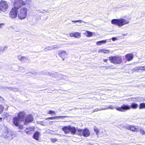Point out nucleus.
I'll use <instances>...</instances> for the list:
<instances>
[{
  "label": "nucleus",
  "instance_id": "1",
  "mask_svg": "<svg viewBox=\"0 0 145 145\" xmlns=\"http://www.w3.org/2000/svg\"><path fill=\"white\" fill-rule=\"evenodd\" d=\"M138 106V104L135 102L131 103L130 106L127 105L123 104L121 106L116 107V109L119 111L125 112V111L129 110L131 108L133 109H136Z\"/></svg>",
  "mask_w": 145,
  "mask_h": 145
},
{
  "label": "nucleus",
  "instance_id": "2",
  "mask_svg": "<svg viewBox=\"0 0 145 145\" xmlns=\"http://www.w3.org/2000/svg\"><path fill=\"white\" fill-rule=\"evenodd\" d=\"M111 23L119 27H121L129 22L127 20L123 18L119 19H113L111 20Z\"/></svg>",
  "mask_w": 145,
  "mask_h": 145
},
{
  "label": "nucleus",
  "instance_id": "3",
  "mask_svg": "<svg viewBox=\"0 0 145 145\" xmlns=\"http://www.w3.org/2000/svg\"><path fill=\"white\" fill-rule=\"evenodd\" d=\"M27 9L25 7L22 8L18 12V17L21 20L25 19L27 15Z\"/></svg>",
  "mask_w": 145,
  "mask_h": 145
},
{
  "label": "nucleus",
  "instance_id": "4",
  "mask_svg": "<svg viewBox=\"0 0 145 145\" xmlns=\"http://www.w3.org/2000/svg\"><path fill=\"white\" fill-rule=\"evenodd\" d=\"M44 74L47 75L48 74L50 76L52 77H54L55 78H57L59 79V80L60 79H63L64 80H66L67 79L68 77L67 76H65L64 75H62L61 74L56 73L54 72L53 73H52L51 72H45Z\"/></svg>",
  "mask_w": 145,
  "mask_h": 145
},
{
  "label": "nucleus",
  "instance_id": "5",
  "mask_svg": "<svg viewBox=\"0 0 145 145\" xmlns=\"http://www.w3.org/2000/svg\"><path fill=\"white\" fill-rule=\"evenodd\" d=\"M76 134L80 136L83 135L84 137H88L90 135V132L87 128H85L84 130L82 129H78Z\"/></svg>",
  "mask_w": 145,
  "mask_h": 145
},
{
  "label": "nucleus",
  "instance_id": "6",
  "mask_svg": "<svg viewBox=\"0 0 145 145\" xmlns=\"http://www.w3.org/2000/svg\"><path fill=\"white\" fill-rule=\"evenodd\" d=\"M109 58L110 62L114 64H120L122 62L121 57L119 56H111Z\"/></svg>",
  "mask_w": 145,
  "mask_h": 145
},
{
  "label": "nucleus",
  "instance_id": "7",
  "mask_svg": "<svg viewBox=\"0 0 145 145\" xmlns=\"http://www.w3.org/2000/svg\"><path fill=\"white\" fill-rule=\"evenodd\" d=\"M14 6L15 7L12 8L9 13V17L11 19L15 18L17 17L18 9L20 7L15 6Z\"/></svg>",
  "mask_w": 145,
  "mask_h": 145
},
{
  "label": "nucleus",
  "instance_id": "8",
  "mask_svg": "<svg viewBox=\"0 0 145 145\" xmlns=\"http://www.w3.org/2000/svg\"><path fill=\"white\" fill-rule=\"evenodd\" d=\"M2 137L8 140H11L13 138L12 133L8 131L7 129L3 133Z\"/></svg>",
  "mask_w": 145,
  "mask_h": 145
},
{
  "label": "nucleus",
  "instance_id": "9",
  "mask_svg": "<svg viewBox=\"0 0 145 145\" xmlns=\"http://www.w3.org/2000/svg\"><path fill=\"white\" fill-rule=\"evenodd\" d=\"M26 2L27 0H15L14 4L16 7H20L26 4Z\"/></svg>",
  "mask_w": 145,
  "mask_h": 145
},
{
  "label": "nucleus",
  "instance_id": "10",
  "mask_svg": "<svg viewBox=\"0 0 145 145\" xmlns=\"http://www.w3.org/2000/svg\"><path fill=\"white\" fill-rule=\"evenodd\" d=\"M8 6L6 1H1L0 2V10L4 11L8 8Z\"/></svg>",
  "mask_w": 145,
  "mask_h": 145
},
{
  "label": "nucleus",
  "instance_id": "11",
  "mask_svg": "<svg viewBox=\"0 0 145 145\" xmlns=\"http://www.w3.org/2000/svg\"><path fill=\"white\" fill-rule=\"evenodd\" d=\"M33 118L32 115H27L25 117V120L24 122V124H26L27 123L33 121Z\"/></svg>",
  "mask_w": 145,
  "mask_h": 145
},
{
  "label": "nucleus",
  "instance_id": "12",
  "mask_svg": "<svg viewBox=\"0 0 145 145\" xmlns=\"http://www.w3.org/2000/svg\"><path fill=\"white\" fill-rule=\"evenodd\" d=\"M139 127L135 126L129 125H127L126 127L128 129L130 130L133 131L137 132Z\"/></svg>",
  "mask_w": 145,
  "mask_h": 145
},
{
  "label": "nucleus",
  "instance_id": "13",
  "mask_svg": "<svg viewBox=\"0 0 145 145\" xmlns=\"http://www.w3.org/2000/svg\"><path fill=\"white\" fill-rule=\"evenodd\" d=\"M25 114V112H20L18 114L17 117L20 119V121H23L24 120Z\"/></svg>",
  "mask_w": 145,
  "mask_h": 145
},
{
  "label": "nucleus",
  "instance_id": "14",
  "mask_svg": "<svg viewBox=\"0 0 145 145\" xmlns=\"http://www.w3.org/2000/svg\"><path fill=\"white\" fill-rule=\"evenodd\" d=\"M58 55L62 58L63 60H64V58L67 56V54L65 51H61L58 53Z\"/></svg>",
  "mask_w": 145,
  "mask_h": 145
},
{
  "label": "nucleus",
  "instance_id": "15",
  "mask_svg": "<svg viewBox=\"0 0 145 145\" xmlns=\"http://www.w3.org/2000/svg\"><path fill=\"white\" fill-rule=\"evenodd\" d=\"M70 125L68 126H64L62 128V129L65 134H67L70 132Z\"/></svg>",
  "mask_w": 145,
  "mask_h": 145
},
{
  "label": "nucleus",
  "instance_id": "16",
  "mask_svg": "<svg viewBox=\"0 0 145 145\" xmlns=\"http://www.w3.org/2000/svg\"><path fill=\"white\" fill-rule=\"evenodd\" d=\"M12 121L13 124L16 126L19 125L20 120L18 117H14Z\"/></svg>",
  "mask_w": 145,
  "mask_h": 145
},
{
  "label": "nucleus",
  "instance_id": "17",
  "mask_svg": "<svg viewBox=\"0 0 145 145\" xmlns=\"http://www.w3.org/2000/svg\"><path fill=\"white\" fill-rule=\"evenodd\" d=\"M125 57L127 61H130L133 59L134 57L133 54L129 53L127 54L125 56Z\"/></svg>",
  "mask_w": 145,
  "mask_h": 145
},
{
  "label": "nucleus",
  "instance_id": "18",
  "mask_svg": "<svg viewBox=\"0 0 145 145\" xmlns=\"http://www.w3.org/2000/svg\"><path fill=\"white\" fill-rule=\"evenodd\" d=\"M69 35L71 37H74L75 38H79L80 37V33L78 32L71 33Z\"/></svg>",
  "mask_w": 145,
  "mask_h": 145
},
{
  "label": "nucleus",
  "instance_id": "19",
  "mask_svg": "<svg viewBox=\"0 0 145 145\" xmlns=\"http://www.w3.org/2000/svg\"><path fill=\"white\" fill-rule=\"evenodd\" d=\"M40 133L39 132L36 131L34 133L33 135V138L35 140H38L39 139Z\"/></svg>",
  "mask_w": 145,
  "mask_h": 145
},
{
  "label": "nucleus",
  "instance_id": "20",
  "mask_svg": "<svg viewBox=\"0 0 145 145\" xmlns=\"http://www.w3.org/2000/svg\"><path fill=\"white\" fill-rule=\"evenodd\" d=\"M78 129L73 126H71L70 125V132L72 134H74L76 133Z\"/></svg>",
  "mask_w": 145,
  "mask_h": 145
},
{
  "label": "nucleus",
  "instance_id": "21",
  "mask_svg": "<svg viewBox=\"0 0 145 145\" xmlns=\"http://www.w3.org/2000/svg\"><path fill=\"white\" fill-rule=\"evenodd\" d=\"M8 47L5 46L4 47L0 46V55H2L5 51L7 49Z\"/></svg>",
  "mask_w": 145,
  "mask_h": 145
},
{
  "label": "nucleus",
  "instance_id": "22",
  "mask_svg": "<svg viewBox=\"0 0 145 145\" xmlns=\"http://www.w3.org/2000/svg\"><path fill=\"white\" fill-rule=\"evenodd\" d=\"M4 88L5 89H8L12 91H17L18 90V89L17 88H12L11 87H4Z\"/></svg>",
  "mask_w": 145,
  "mask_h": 145
},
{
  "label": "nucleus",
  "instance_id": "23",
  "mask_svg": "<svg viewBox=\"0 0 145 145\" xmlns=\"http://www.w3.org/2000/svg\"><path fill=\"white\" fill-rule=\"evenodd\" d=\"M63 118V116H56L55 117H48L46 119V120H54L57 118Z\"/></svg>",
  "mask_w": 145,
  "mask_h": 145
},
{
  "label": "nucleus",
  "instance_id": "24",
  "mask_svg": "<svg viewBox=\"0 0 145 145\" xmlns=\"http://www.w3.org/2000/svg\"><path fill=\"white\" fill-rule=\"evenodd\" d=\"M35 127L33 126L29 127L26 128V129L28 130V131H25L24 132L25 133L28 134L29 133V131H33L34 130Z\"/></svg>",
  "mask_w": 145,
  "mask_h": 145
},
{
  "label": "nucleus",
  "instance_id": "25",
  "mask_svg": "<svg viewBox=\"0 0 145 145\" xmlns=\"http://www.w3.org/2000/svg\"><path fill=\"white\" fill-rule=\"evenodd\" d=\"M106 40H101L97 42L96 44L98 45H100L102 44L106 43Z\"/></svg>",
  "mask_w": 145,
  "mask_h": 145
},
{
  "label": "nucleus",
  "instance_id": "26",
  "mask_svg": "<svg viewBox=\"0 0 145 145\" xmlns=\"http://www.w3.org/2000/svg\"><path fill=\"white\" fill-rule=\"evenodd\" d=\"M21 61L23 63H24L29 61L28 59L26 57H22Z\"/></svg>",
  "mask_w": 145,
  "mask_h": 145
},
{
  "label": "nucleus",
  "instance_id": "27",
  "mask_svg": "<svg viewBox=\"0 0 145 145\" xmlns=\"http://www.w3.org/2000/svg\"><path fill=\"white\" fill-rule=\"evenodd\" d=\"M139 108L140 109L145 108V103H140L139 105Z\"/></svg>",
  "mask_w": 145,
  "mask_h": 145
},
{
  "label": "nucleus",
  "instance_id": "28",
  "mask_svg": "<svg viewBox=\"0 0 145 145\" xmlns=\"http://www.w3.org/2000/svg\"><path fill=\"white\" fill-rule=\"evenodd\" d=\"M137 132H140L141 133L144 134L145 133V132L141 129V128L140 127H139L137 131Z\"/></svg>",
  "mask_w": 145,
  "mask_h": 145
},
{
  "label": "nucleus",
  "instance_id": "29",
  "mask_svg": "<svg viewBox=\"0 0 145 145\" xmlns=\"http://www.w3.org/2000/svg\"><path fill=\"white\" fill-rule=\"evenodd\" d=\"M56 45L52 46H48V50H51L54 48H57V47Z\"/></svg>",
  "mask_w": 145,
  "mask_h": 145
},
{
  "label": "nucleus",
  "instance_id": "30",
  "mask_svg": "<svg viewBox=\"0 0 145 145\" xmlns=\"http://www.w3.org/2000/svg\"><path fill=\"white\" fill-rule=\"evenodd\" d=\"M100 108L101 110L108 109V106L106 105H102Z\"/></svg>",
  "mask_w": 145,
  "mask_h": 145
},
{
  "label": "nucleus",
  "instance_id": "31",
  "mask_svg": "<svg viewBox=\"0 0 145 145\" xmlns=\"http://www.w3.org/2000/svg\"><path fill=\"white\" fill-rule=\"evenodd\" d=\"M86 32L87 33V35H86V36L87 37H90L92 36V32L89 31H86Z\"/></svg>",
  "mask_w": 145,
  "mask_h": 145
},
{
  "label": "nucleus",
  "instance_id": "32",
  "mask_svg": "<svg viewBox=\"0 0 145 145\" xmlns=\"http://www.w3.org/2000/svg\"><path fill=\"white\" fill-rule=\"evenodd\" d=\"M72 22H79L80 23H81L82 22H83L84 23H86V22H84V21L80 20H72Z\"/></svg>",
  "mask_w": 145,
  "mask_h": 145
},
{
  "label": "nucleus",
  "instance_id": "33",
  "mask_svg": "<svg viewBox=\"0 0 145 145\" xmlns=\"http://www.w3.org/2000/svg\"><path fill=\"white\" fill-rule=\"evenodd\" d=\"M3 109L4 107L2 105H0V114L3 112Z\"/></svg>",
  "mask_w": 145,
  "mask_h": 145
},
{
  "label": "nucleus",
  "instance_id": "34",
  "mask_svg": "<svg viewBox=\"0 0 145 145\" xmlns=\"http://www.w3.org/2000/svg\"><path fill=\"white\" fill-rule=\"evenodd\" d=\"M3 116L5 118H7L9 116V114L7 112H5L3 114Z\"/></svg>",
  "mask_w": 145,
  "mask_h": 145
},
{
  "label": "nucleus",
  "instance_id": "35",
  "mask_svg": "<svg viewBox=\"0 0 145 145\" xmlns=\"http://www.w3.org/2000/svg\"><path fill=\"white\" fill-rule=\"evenodd\" d=\"M48 114H56L55 112L54 111L50 110L49 111V112L48 113Z\"/></svg>",
  "mask_w": 145,
  "mask_h": 145
},
{
  "label": "nucleus",
  "instance_id": "36",
  "mask_svg": "<svg viewBox=\"0 0 145 145\" xmlns=\"http://www.w3.org/2000/svg\"><path fill=\"white\" fill-rule=\"evenodd\" d=\"M94 130L95 131L96 133V134H97L99 132V130L98 128L95 127H94Z\"/></svg>",
  "mask_w": 145,
  "mask_h": 145
},
{
  "label": "nucleus",
  "instance_id": "37",
  "mask_svg": "<svg viewBox=\"0 0 145 145\" xmlns=\"http://www.w3.org/2000/svg\"><path fill=\"white\" fill-rule=\"evenodd\" d=\"M101 110L100 108H96L94 110L93 112H96L98 111Z\"/></svg>",
  "mask_w": 145,
  "mask_h": 145
},
{
  "label": "nucleus",
  "instance_id": "38",
  "mask_svg": "<svg viewBox=\"0 0 145 145\" xmlns=\"http://www.w3.org/2000/svg\"><path fill=\"white\" fill-rule=\"evenodd\" d=\"M103 52L106 54H108L109 53V51L108 50H104Z\"/></svg>",
  "mask_w": 145,
  "mask_h": 145
},
{
  "label": "nucleus",
  "instance_id": "39",
  "mask_svg": "<svg viewBox=\"0 0 145 145\" xmlns=\"http://www.w3.org/2000/svg\"><path fill=\"white\" fill-rule=\"evenodd\" d=\"M139 70V68L138 67H135L134 68H133V71H137L138 70Z\"/></svg>",
  "mask_w": 145,
  "mask_h": 145
},
{
  "label": "nucleus",
  "instance_id": "40",
  "mask_svg": "<svg viewBox=\"0 0 145 145\" xmlns=\"http://www.w3.org/2000/svg\"><path fill=\"white\" fill-rule=\"evenodd\" d=\"M108 109H113L114 107L112 105H110L109 106H108Z\"/></svg>",
  "mask_w": 145,
  "mask_h": 145
},
{
  "label": "nucleus",
  "instance_id": "41",
  "mask_svg": "<svg viewBox=\"0 0 145 145\" xmlns=\"http://www.w3.org/2000/svg\"><path fill=\"white\" fill-rule=\"evenodd\" d=\"M16 126L18 127V128L19 129H22L23 128V126L22 125H18V126Z\"/></svg>",
  "mask_w": 145,
  "mask_h": 145
},
{
  "label": "nucleus",
  "instance_id": "42",
  "mask_svg": "<svg viewBox=\"0 0 145 145\" xmlns=\"http://www.w3.org/2000/svg\"><path fill=\"white\" fill-rule=\"evenodd\" d=\"M5 25V24L3 23L0 24V28H2Z\"/></svg>",
  "mask_w": 145,
  "mask_h": 145
},
{
  "label": "nucleus",
  "instance_id": "43",
  "mask_svg": "<svg viewBox=\"0 0 145 145\" xmlns=\"http://www.w3.org/2000/svg\"><path fill=\"white\" fill-rule=\"evenodd\" d=\"M17 58L18 59L20 60L21 61L22 60V57H21L20 56H17Z\"/></svg>",
  "mask_w": 145,
  "mask_h": 145
},
{
  "label": "nucleus",
  "instance_id": "44",
  "mask_svg": "<svg viewBox=\"0 0 145 145\" xmlns=\"http://www.w3.org/2000/svg\"><path fill=\"white\" fill-rule=\"evenodd\" d=\"M57 140L54 138H52L51 139L52 142H54L56 141Z\"/></svg>",
  "mask_w": 145,
  "mask_h": 145
},
{
  "label": "nucleus",
  "instance_id": "45",
  "mask_svg": "<svg viewBox=\"0 0 145 145\" xmlns=\"http://www.w3.org/2000/svg\"><path fill=\"white\" fill-rule=\"evenodd\" d=\"M139 68V70H143L144 69H143V68H142V66H140L138 67Z\"/></svg>",
  "mask_w": 145,
  "mask_h": 145
},
{
  "label": "nucleus",
  "instance_id": "46",
  "mask_svg": "<svg viewBox=\"0 0 145 145\" xmlns=\"http://www.w3.org/2000/svg\"><path fill=\"white\" fill-rule=\"evenodd\" d=\"M103 50H104L103 49H101L100 50H99V51L98 53H100L101 52H103Z\"/></svg>",
  "mask_w": 145,
  "mask_h": 145
},
{
  "label": "nucleus",
  "instance_id": "47",
  "mask_svg": "<svg viewBox=\"0 0 145 145\" xmlns=\"http://www.w3.org/2000/svg\"><path fill=\"white\" fill-rule=\"evenodd\" d=\"M44 50L46 52L48 50V47H47L46 48H44Z\"/></svg>",
  "mask_w": 145,
  "mask_h": 145
},
{
  "label": "nucleus",
  "instance_id": "48",
  "mask_svg": "<svg viewBox=\"0 0 145 145\" xmlns=\"http://www.w3.org/2000/svg\"><path fill=\"white\" fill-rule=\"evenodd\" d=\"M117 39L115 37H112V39L113 41H114L115 40H116Z\"/></svg>",
  "mask_w": 145,
  "mask_h": 145
},
{
  "label": "nucleus",
  "instance_id": "49",
  "mask_svg": "<svg viewBox=\"0 0 145 145\" xmlns=\"http://www.w3.org/2000/svg\"><path fill=\"white\" fill-rule=\"evenodd\" d=\"M108 60L107 59H104L103 60L105 62H106Z\"/></svg>",
  "mask_w": 145,
  "mask_h": 145
},
{
  "label": "nucleus",
  "instance_id": "50",
  "mask_svg": "<svg viewBox=\"0 0 145 145\" xmlns=\"http://www.w3.org/2000/svg\"><path fill=\"white\" fill-rule=\"evenodd\" d=\"M3 118H0V122L2 120Z\"/></svg>",
  "mask_w": 145,
  "mask_h": 145
},
{
  "label": "nucleus",
  "instance_id": "51",
  "mask_svg": "<svg viewBox=\"0 0 145 145\" xmlns=\"http://www.w3.org/2000/svg\"><path fill=\"white\" fill-rule=\"evenodd\" d=\"M142 67V68H143V69H144L143 70H145V66H143Z\"/></svg>",
  "mask_w": 145,
  "mask_h": 145
},
{
  "label": "nucleus",
  "instance_id": "52",
  "mask_svg": "<svg viewBox=\"0 0 145 145\" xmlns=\"http://www.w3.org/2000/svg\"><path fill=\"white\" fill-rule=\"evenodd\" d=\"M122 35L123 36H125V35H127V33H125V34H122Z\"/></svg>",
  "mask_w": 145,
  "mask_h": 145
},
{
  "label": "nucleus",
  "instance_id": "53",
  "mask_svg": "<svg viewBox=\"0 0 145 145\" xmlns=\"http://www.w3.org/2000/svg\"><path fill=\"white\" fill-rule=\"evenodd\" d=\"M2 99H3V98L0 96V101H1Z\"/></svg>",
  "mask_w": 145,
  "mask_h": 145
},
{
  "label": "nucleus",
  "instance_id": "54",
  "mask_svg": "<svg viewBox=\"0 0 145 145\" xmlns=\"http://www.w3.org/2000/svg\"><path fill=\"white\" fill-rule=\"evenodd\" d=\"M22 69H23V68L21 67H19V69L20 70H21Z\"/></svg>",
  "mask_w": 145,
  "mask_h": 145
},
{
  "label": "nucleus",
  "instance_id": "55",
  "mask_svg": "<svg viewBox=\"0 0 145 145\" xmlns=\"http://www.w3.org/2000/svg\"><path fill=\"white\" fill-rule=\"evenodd\" d=\"M37 11H39V12H40V13H42V12L40 11L39 10H37Z\"/></svg>",
  "mask_w": 145,
  "mask_h": 145
},
{
  "label": "nucleus",
  "instance_id": "56",
  "mask_svg": "<svg viewBox=\"0 0 145 145\" xmlns=\"http://www.w3.org/2000/svg\"><path fill=\"white\" fill-rule=\"evenodd\" d=\"M2 68V67L1 66H0V69H1Z\"/></svg>",
  "mask_w": 145,
  "mask_h": 145
},
{
  "label": "nucleus",
  "instance_id": "57",
  "mask_svg": "<svg viewBox=\"0 0 145 145\" xmlns=\"http://www.w3.org/2000/svg\"><path fill=\"white\" fill-rule=\"evenodd\" d=\"M109 67V66H107V67H106V68L107 69H108V68L109 67Z\"/></svg>",
  "mask_w": 145,
  "mask_h": 145
},
{
  "label": "nucleus",
  "instance_id": "58",
  "mask_svg": "<svg viewBox=\"0 0 145 145\" xmlns=\"http://www.w3.org/2000/svg\"><path fill=\"white\" fill-rule=\"evenodd\" d=\"M89 145H92V144H91V143H90L89 144Z\"/></svg>",
  "mask_w": 145,
  "mask_h": 145
},
{
  "label": "nucleus",
  "instance_id": "59",
  "mask_svg": "<svg viewBox=\"0 0 145 145\" xmlns=\"http://www.w3.org/2000/svg\"><path fill=\"white\" fill-rule=\"evenodd\" d=\"M59 135H61L60 134H58Z\"/></svg>",
  "mask_w": 145,
  "mask_h": 145
}]
</instances>
